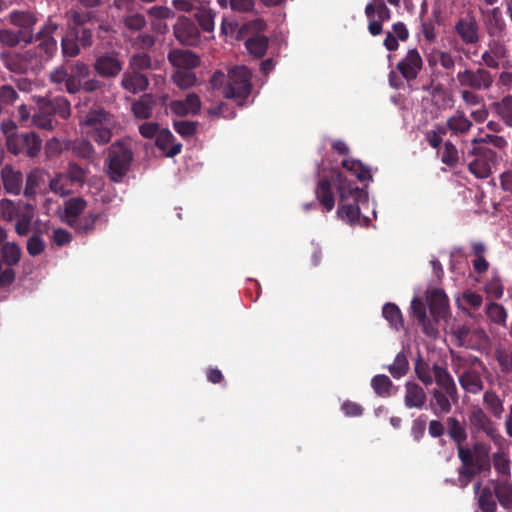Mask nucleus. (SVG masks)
I'll list each match as a JSON object with an SVG mask.
<instances>
[{
    "instance_id": "22",
    "label": "nucleus",
    "mask_w": 512,
    "mask_h": 512,
    "mask_svg": "<svg viewBox=\"0 0 512 512\" xmlns=\"http://www.w3.org/2000/svg\"><path fill=\"white\" fill-rule=\"evenodd\" d=\"M427 302L435 324L446 318L449 312V299L442 289L435 288L431 290Z\"/></svg>"
},
{
    "instance_id": "29",
    "label": "nucleus",
    "mask_w": 512,
    "mask_h": 512,
    "mask_svg": "<svg viewBox=\"0 0 512 512\" xmlns=\"http://www.w3.org/2000/svg\"><path fill=\"white\" fill-rule=\"evenodd\" d=\"M155 145L159 148L167 157H174L178 155L182 150V144L176 142V139L172 132L168 129H161L158 133L155 141Z\"/></svg>"
},
{
    "instance_id": "20",
    "label": "nucleus",
    "mask_w": 512,
    "mask_h": 512,
    "mask_svg": "<svg viewBox=\"0 0 512 512\" xmlns=\"http://www.w3.org/2000/svg\"><path fill=\"white\" fill-rule=\"evenodd\" d=\"M411 312L413 317L417 319L418 325L421 327L423 333L433 339L439 335V331L433 319L427 316L426 304L419 297H414L411 301Z\"/></svg>"
},
{
    "instance_id": "25",
    "label": "nucleus",
    "mask_w": 512,
    "mask_h": 512,
    "mask_svg": "<svg viewBox=\"0 0 512 512\" xmlns=\"http://www.w3.org/2000/svg\"><path fill=\"white\" fill-rule=\"evenodd\" d=\"M477 505L482 512H496L497 502L492 485L481 487V481L473 485Z\"/></svg>"
},
{
    "instance_id": "16",
    "label": "nucleus",
    "mask_w": 512,
    "mask_h": 512,
    "mask_svg": "<svg viewBox=\"0 0 512 512\" xmlns=\"http://www.w3.org/2000/svg\"><path fill=\"white\" fill-rule=\"evenodd\" d=\"M93 69L102 78H116L123 69V61L120 59L119 52L112 50L96 56Z\"/></svg>"
},
{
    "instance_id": "6",
    "label": "nucleus",
    "mask_w": 512,
    "mask_h": 512,
    "mask_svg": "<svg viewBox=\"0 0 512 512\" xmlns=\"http://www.w3.org/2000/svg\"><path fill=\"white\" fill-rule=\"evenodd\" d=\"M116 125L115 116L100 106L90 108L79 117L82 132L98 145H106L111 141Z\"/></svg>"
},
{
    "instance_id": "41",
    "label": "nucleus",
    "mask_w": 512,
    "mask_h": 512,
    "mask_svg": "<svg viewBox=\"0 0 512 512\" xmlns=\"http://www.w3.org/2000/svg\"><path fill=\"white\" fill-rule=\"evenodd\" d=\"M155 68L156 66L153 63L151 56L145 52H139L133 54L129 58L127 69L144 73L145 71L153 70Z\"/></svg>"
},
{
    "instance_id": "28",
    "label": "nucleus",
    "mask_w": 512,
    "mask_h": 512,
    "mask_svg": "<svg viewBox=\"0 0 512 512\" xmlns=\"http://www.w3.org/2000/svg\"><path fill=\"white\" fill-rule=\"evenodd\" d=\"M168 60L176 69L191 70L200 65L198 55L190 50L174 49L169 52Z\"/></svg>"
},
{
    "instance_id": "17",
    "label": "nucleus",
    "mask_w": 512,
    "mask_h": 512,
    "mask_svg": "<svg viewBox=\"0 0 512 512\" xmlns=\"http://www.w3.org/2000/svg\"><path fill=\"white\" fill-rule=\"evenodd\" d=\"M423 59L417 48L408 49L406 55L397 63L396 69L407 81L411 82L417 79L423 69Z\"/></svg>"
},
{
    "instance_id": "33",
    "label": "nucleus",
    "mask_w": 512,
    "mask_h": 512,
    "mask_svg": "<svg viewBox=\"0 0 512 512\" xmlns=\"http://www.w3.org/2000/svg\"><path fill=\"white\" fill-rule=\"evenodd\" d=\"M489 109L498 116L503 123L512 128V95H505L498 101L489 104Z\"/></svg>"
},
{
    "instance_id": "64",
    "label": "nucleus",
    "mask_w": 512,
    "mask_h": 512,
    "mask_svg": "<svg viewBox=\"0 0 512 512\" xmlns=\"http://www.w3.org/2000/svg\"><path fill=\"white\" fill-rule=\"evenodd\" d=\"M199 26L205 32H212L214 30L215 13L212 10L203 9L196 14Z\"/></svg>"
},
{
    "instance_id": "23",
    "label": "nucleus",
    "mask_w": 512,
    "mask_h": 512,
    "mask_svg": "<svg viewBox=\"0 0 512 512\" xmlns=\"http://www.w3.org/2000/svg\"><path fill=\"white\" fill-rule=\"evenodd\" d=\"M446 128L450 129L452 137H464L473 128V122L463 110L457 109L447 118Z\"/></svg>"
},
{
    "instance_id": "49",
    "label": "nucleus",
    "mask_w": 512,
    "mask_h": 512,
    "mask_svg": "<svg viewBox=\"0 0 512 512\" xmlns=\"http://www.w3.org/2000/svg\"><path fill=\"white\" fill-rule=\"evenodd\" d=\"M173 82L182 90L191 88L196 83V75L188 69H176L172 75Z\"/></svg>"
},
{
    "instance_id": "15",
    "label": "nucleus",
    "mask_w": 512,
    "mask_h": 512,
    "mask_svg": "<svg viewBox=\"0 0 512 512\" xmlns=\"http://www.w3.org/2000/svg\"><path fill=\"white\" fill-rule=\"evenodd\" d=\"M8 21L15 27H18L19 34L25 38V45L37 42L38 31L35 33V25L38 17L35 12L30 10H13L8 15Z\"/></svg>"
},
{
    "instance_id": "21",
    "label": "nucleus",
    "mask_w": 512,
    "mask_h": 512,
    "mask_svg": "<svg viewBox=\"0 0 512 512\" xmlns=\"http://www.w3.org/2000/svg\"><path fill=\"white\" fill-rule=\"evenodd\" d=\"M70 81L67 85V93L76 94L81 91L82 81L90 75V67L83 61L67 62Z\"/></svg>"
},
{
    "instance_id": "39",
    "label": "nucleus",
    "mask_w": 512,
    "mask_h": 512,
    "mask_svg": "<svg viewBox=\"0 0 512 512\" xmlns=\"http://www.w3.org/2000/svg\"><path fill=\"white\" fill-rule=\"evenodd\" d=\"M0 246V260L12 267L17 265L22 255L19 245L15 242H2Z\"/></svg>"
},
{
    "instance_id": "40",
    "label": "nucleus",
    "mask_w": 512,
    "mask_h": 512,
    "mask_svg": "<svg viewBox=\"0 0 512 512\" xmlns=\"http://www.w3.org/2000/svg\"><path fill=\"white\" fill-rule=\"evenodd\" d=\"M52 115H58L62 119H68L71 115V103L64 96H57L44 102Z\"/></svg>"
},
{
    "instance_id": "36",
    "label": "nucleus",
    "mask_w": 512,
    "mask_h": 512,
    "mask_svg": "<svg viewBox=\"0 0 512 512\" xmlns=\"http://www.w3.org/2000/svg\"><path fill=\"white\" fill-rule=\"evenodd\" d=\"M156 105L155 98L152 94H144L132 103L133 115L138 119H148L153 113Z\"/></svg>"
},
{
    "instance_id": "37",
    "label": "nucleus",
    "mask_w": 512,
    "mask_h": 512,
    "mask_svg": "<svg viewBox=\"0 0 512 512\" xmlns=\"http://www.w3.org/2000/svg\"><path fill=\"white\" fill-rule=\"evenodd\" d=\"M87 202L81 197H74L67 200L64 204V221L70 226V223L77 221L80 215L86 209Z\"/></svg>"
},
{
    "instance_id": "62",
    "label": "nucleus",
    "mask_w": 512,
    "mask_h": 512,
    "mask_svg": "<svg viewBox=\"0 0 512 512\" xmlns=\"http://www.w3.org/2000/svg\"><path fill=\"white\" fill-rule=\"evenodd\" d=\"M18 98L19 95L13 86L8 84L0 86V107L2 108V111L6 106L13 105Z\"/></svg>"
},
{
    "instance_id": "57",
    "label": "nucleus",
    "mask_w": 512,
    "mask_h": 512,
    "mask_svg": "<svg viewBox=\"0 0 512 512\" xmlns=\"http://www.w3.org/2000/svg\"><path fill=\"white\" fill-rule=\"evenodd\" d=\"M96 18V13L82 9H72L70 11V19L72 27H86L87 24L93 22Z\"/></svg>"
},
{
    "instance_id": "55",
    "label": "nucleus",
    "mask_w": 512,
    "mask_h": 512,
    "mask_svg": "<svg viewBox=\"0 0 512 512\" xmlns=\"http://www.w3.org/2000/svg\"><path fill=\"white\" fill-rule=\"evenodd\" d=\"M431 367L423 359L419 358L415 363V373L418 379L426 386L435 382L434 373Z\"/></svg>"
},
{
    "instance_id": "26",
    "label": "nucleus",
    "mask_w": 512,
    "mask_h": 512,
    "mask_svg": "<svg viewBox=\"0 0 512 512\" xmlns=\"http://www.w3.org/2000/svg\"><path fill=\"white\" fill-rule=\"evenodd\" d=\"M121 87L132 94H137L148 89L149 79L144 73L127 69L122 74Z\"/></svg>"
},
{
    "instance_id": "7",
    "label": "nucleus",
    "mask_w": 512,
    "mask_h": 512,
    "mask_svg": "<svg viewBox=\"0 0 512 512\" xmlns=\"http://www.w3.org/2000/svg\"><path fill=\"white\" fill-rule=\"evenodd\" d=\"M453 369L461 388L468 394L477 395L484 390L483 375L489 373L485 363L477 356L453 357Z\"/></svg>"
},
{
    "instance_id": "51",
    "label": "nucleus",
    "mask_w": 512,
    "mask_h": 512,
    "mask_svg": "<svg viewBox=\"0 0 512 512\" xmlns=\"http://www.w3.org/2000/svg\"><path fill=\"white\" fill-rule=\"evenodd\" d=\"M409 370V361L407 359V356L404 352H399L395 359L393 364L388 366V371L394 377L395 379H399L407 374Z\"/></svg>"
},
{
    "instance_id": "43",
    "label": "nucleus",
    "mask_w": 512,
    "mask_h": 512,
    "mask_svg": "<svg viewBox=\"0 0 512 512\" xmlns=\"http://www.w3.org/2000/svg\"><path fill=\"white\" fill-rule=\"evenodd\" d=\"M383 317L388 321L389 325L395 329L403 328L404 320L399 307L394 303H386L382 308Z\"/></svg>"
},
{
    "instance_id": "8",
    "label": "nucleus",
    "mask_w": 512,
    "mask_h": 512,
    "mask_svg": "<svg viewBox=\"0 0 512 512\" xmlns=\"http://www.w3.org/2000/svg\"><path fill=\"white\" fill-rule=\"evenodd\" d=\"M133 152L124 141L114 142L107 150L106 173L112 182L119 183L130 170Z\"/></svg>"
},
{
    "instance_id": "30",
    "label": "nucleus",
    "mask_w": 512,
    "mask_h": 512,
    "mask_svg": "<svg viewBox=\"0 0 512 512\" xmlns=\"http://www.w3.org/2000/svg\"><path fill=\"white\" fill-rule=\"evenodd\" d=\"M496 500L507 510L512 509V483L508 478L491 480Z\"/></svg>"
},
{
    "instance_id": "52",
    "label": "nucleus",
    "mask_w": 512,
    "mask_h": 512,
    "mask_svg": "<svg viewBox=\"0 0 512 512\" xmlns=\"http://www.w3.org/2000/svg\"><path fill=\"white\" fill-rule=\"evenodd\" d=\"M393 383L390 378L384 374L376 375L371 380V386L375 393L380 397H388L391 395V387Z\"/></svg>"
},
{
    "instance_id": "45",
    "label": "nucleus",
    "mask_w": 512,
    "mask_h": 512,
    "mask_svg": "<svg viewBox=\"0 0 512 512\" xmlns=\"http://www.w3.org/2000/svg\"><path fill=\"white\" fill-rule=\"evenodd\" d=\"M247 50L257 58L265 55L268 48V38L264 35H254L245 42Z\"/></svg>"
},
{
    "instance_id": "10",
    "label": "nucleus",
    "mask_w": 512,
    "mask_h": 512,
    "mask_svg": "<svg viewBox=\"0 0 512 512\" xmlns=\"http://www.w3.org/2000/svg\"><path fill=\"white\" fill-rule=\"evenodd\" d=\"M481 64L491 70L511 67L510 52L504 37H488L486 49L481 54Z\"/></svg>"
},
{
    "instance_id": "24",
    "label": "nucleus",
    "mask_w": 512,
    "mask_h": 512,
    "mask_svg": "<svg viewBox=\"0 0 512 512\" xmlns=\"http://www.w3.org/2000/svg\"><path fill=\"white\" fill-rule=\"evenodd\" d=\"M1 180L6 193L19 195L23 190V173L14 169L11 165H5L1 169Z\"/></svg>"
},
{
    "instance_id": "61",
    "label": "nucleus",
    "mask_w": 512,
    "mask_h": 512,
    "mask_svg": "<svg viewBox=\"0 0 512 512\" xmlns=\"http://www.w3.org/2000/svg\"><path fill=\"white\" fill-rule=\"evenodd\" d=\"M49 188L53 193L59 194L61 196L70 193L69 181L67 180V177L62 173L57 174L53 179L50 180Z\"/></svg>"
},
{
    "instance_id": "35",
    "label": "nucleus",
    "mask_w": 512,
    "mask_h": 512,
    "mask_svg": "<svg viewBox=\"0 0 512 512\" xmlns=\"http://www.w3.org/2000/svg\"><path fill=\"white\" fill-rule=\"evenodd\" d=\"M48 174L40 169L35 168L27 174L26 183L23 194L26 198L32 199L36 196L37 190L45 183V176Z\"/></svg>"
},
{
    "instance_id": "50",
    "label": "nucleus",
    "mask_w": 512,
    "mask_h": 512,
    "mask_svg": "<svg viewBox=\"0 0 512 512\" xmlns=\"http://www.w3.org/2000/svg\"><path fill=\"white\" fill-rule=\"evenodd\" d=\"M484 291L490 299H500L504 293V286L500 276L493 273L484 286Z\"/></svg>"
},
{
    "instance_id": "3",
    "label": "nucleus",
    "mask_w": 512,
    "mask_h": 512,
    "mask_svg": "<svg viewBox=\"0 0 512 512\" xmlns=\"http://www.w3.org/2000/svg\"><path fill=\"white\" fill-rule=\"evenodd\" d=\"M333 181L339 195V218L350 226H367L370 222L368 217H361L360 203L368 201V194L364 189L359 188L354 182L348 180L339 170H333Z\"/></svg>"
},
{
    "instance_id": "54",
    "label": "nucleus",
    "mask_w": 512,
    "mask_h": 512,
    "mask_svg": "<svg viewBox=\"0 0 512 512\" xmlns=\"http://www.w3.org/2000/svg\"><path fill=\"white\" fill-rule=\"evenodd\" d=\"M441 162L450 168H454L459 162L458 149L450 140L444 142Z\"/></svg>"
},
{
    "instance_id": "12",
    "label": "nucleus",
    "mask_w": 512,
    "mask_h": 512,
    "mask_svg": "<svg viewBox=\"0 0 512 512\" xmlns=\"http://www.w3.org/2000/svg\"><path fill=\"white\" fill-rule=\"evenodd\" d=\"M491 69L481 66L471 69L465 68L456 74L459 87L471 88L479 91H489L494 85V76Z\"/></svg>"
},
{
    "instance_id": "42",
    "label": "nucleus",
    "mask_w": 512,
    "mask_h": 512,
    "mask_svg": "<svg viewBox=\"0 0 512 512\" xmlns=\"http://www.w3.org/2000/svg\"><path fill=\"white\" fill-rule=\"evenodd\" d=\"M342 167L347 171L354 174L361 182L372 180L370 169L365 166L360 160L353 158H345L342 161Z\"/></svg>"
},
{
    "instance_id": "38",
    "label": "nucleus",
    "mask_w": 512,
    "mask_h": 512,
    "mask_svg": "<svg viewBox=\"0 0 512 512\" xmlns=\"http://www.w3.org/2000/svg\"><path fill=\"white\" fill-rule=\"evenodd\" d=\"M31 123L33 126L47 131L53 130L56 125L54 116L44 103L39 107L38 112L32 116Z\"/></svg>"
},
{
    "instance_id": "58",
    "label": "nucleus",
    "mask_w": 512,
    "mask_h": 512,
    "mask_svg": "<svg viewBox=\"0 0 512 512\" xmlns=\"http://www.w3.org/2000/svg\"><path fill=\"white\" fill-rule=\"evenodd\" d=\"M69 31L77 39L83 49L93 45V30L89 27H70Z\"/></svg>"
},
{
    "instance_id": "27",
    "label": "nucleus",
    "mask_w": 512,
    "mask_h": 512,
    "mask_svg": "<svg viewBox=\"0 0 512 512\" xmlns=\"http://www.w3.org/2000/svg\"><path fill=\"white\" fill-rule=\"evenodd\" d=\"M404 404L408 409H422L427 402V394L422 386L408 381L404 385Z\"/></svg>"
},
{
    "instance_id": "31",
    "label": "nucleus",
    "mask_w": 512,
    "mask_h": 512,
    "mask_svg": "<svg viewBox=\"0 0 512 512\" xmlns=\"http://www.w3.org/2000/svg\"><path fill=\"white\" fill-rule=\"evenodd\" d=\"M482 402L484 410L497 420L502 419L505 412L504 400L492 389L483 393Z\"/></svg>"
},
{
    "instance_id": "46",
    "label": "nucleus",
    "mask_w": 512,
    "mask_h": 512,
    "mask_svg": "<svg viewBox=\"0 0 512 512\" xmlns=\"http://www.w3.org/2000/svg\"><path fill=\"white\" fill-rule=\"evenodd\" d=\"M81 48V45L70 31L62 37L61 52L63 57L75 58L80 55Z\"/></svg>"
},
{
    "instance_id": "4",
    "label": "nucleus",
    "mask_w": 512,
    "mask_h": 512,
    "mask_svg": "<svg viewBox=\"0 0 512 512\" xmlns=\"http://www.w3.org/2000/svg\"><path fill=\"white\" fill-rule=\"evenodd\" d=\"M210 84L219 90L224 98L244 106L252 91V73L246 66H234L225 75L222 71L213 73Z\"/></svg>"
},
{
    "instance_id": "44",
    "label": "nucleus",
    "mask_w": 512,
    "mask_h": 512,
    "mask_svg": "<svg viewBox=\"0 0 512 512\" xmlns=\"http://www.w3.org/2000/svg\"><path fill=\"white\" fill-rule=\"evenodd\" d=\"M491 467L493 466L495 471L502 476V478H508L510 476V459L507 452L496 451L490 456Z\"/></svg>"
},
{
    "instance_id": "63",
    "label": "nucleus",
    "mask_w": 512,
    "mask_h": 512,
    "mask_svg": "<svg viewBox=\"0 0 512 512\" xmlns=\"http://www.w3.org/2000/svg\"><path fill=\"white\" fill-rule=\"evenodd\" d=\"M198 122L179 120L173 122L174 130L182 137L188 138L196 134Z\"/></svg>"
},
{
    "instance_id": "53",
    "label": "nucleus",
    "mask_w": 512,
    "mask_h": 512,
    "mask_svg": "<svg viewBox=\"0 0 512 512\" xmlns=\"http://www.w3.org/2000/svg\"><path fill=\"white\" fill-rule=\"evenodd\" d=\"M48 80L54 85H64V90L67 92L68 81H70L67 64L53 68L49 72Z\"/></svg>"
},
{
    "instance_id": "9",
    "label": "nucleus",
    "mask_w": 512,
    "mask_h": 512,
    "mask_svg": "<svg viewBox=\"0 0 512 512\" xmlns=\"http://www.w3.org/2000/svg\"><path fill=\"white\" fill-rule=\"evenodd\" d=\"M468 425L470 434L475 441L482 435L494 442L502 439L497 424L492 420V416L479 405H473L469 409Z\"/></svg>"
},
{
    "instance_id": "48",
    "label": "nucleus",
    "mask_w": 512,
    "mask_h": 512,
    "mask_svg": "<svg viewBox=\"0 0 512 512\" xmlns=\"http://www.w3.org/2000/svg\"><path fill=\"white\" fill-rule=\"evenodd\" d=\"M71 152L76 157L89 161L93 160L95 155V149L90 140L87 139L74 141L71 145Z\"/></svg>"
},
{
    "instance_id": "19",
    "label": "nucleus",
    "mask_w": 512,
    "mask_h": 512,
    "mask_svg": "<svg viewBox=\"0 0 512 512\" xmlns=\"http://www.w3.org/2000/svg\"><path fill=\"white\" fill-rule=\"evenodd\" d=\"M176 39L184 45L196 46L200 42V32L197 24L187 18L181 17L174 25Z\"/></svg>"
},
{
    "instance_id": "2",
    "label": "nucleus",
    "mask_w": 512,
    "mask_h": 512,
    "mask_svg": "<svg viewBox=\"0 0 512 512\" xmlns=\"http://www.w3.org/2000/svg\"><path fill=\"white\" fill-rule=\"evenodd\" d=\"M60 26L58 16H48L38 30L37 45L23 52L3 51L0 54L3 66L16 74L42 70L57 54L58 43L54 34Z\"/></svg>"
},
{
    "instance_id": "47",
    "label": "nucleus",
    "mask_w": 512,
    "mask_h": 512,
    "mask_svg": "<svg viewBox=\"0 0 512 512\" xmlns=\"http://www.w3.org/2000/svg\"><path fill=\"white\" fill-rule=\"evenodd\" d=\"M34 216L33 206L30 204L25 205V211L21 214L18 213V220L15 224V231L20 236H26L30 231L31 221Z\"/></svg>"
},
{
    "instance_id": "32",
    "label": "nucleus",
    "mask_w": 512,
    "mask_h": 512,
    "mask_svg": "<svg viewBox=\"0 0 512 512\" xmlns=\"http://www.w3.org/2000/svg\"><path fill=\"white\" fill-rule=\"evenodd\" d=\"M315 195L326 211L333 210L335 206V196L332 190V183L328 178L322 177L319 179L315 189Z\"/></svg>"
},
{
    "instance_id": "1",
    "label": "nucleus",
    "mask_w": 512,
    "mask_h": 512,
    "mask_svg": "<svg viewBox=\"0 0 512 512\" xmlns=\"http://www.w3.org/2000/svg\"><path fill=\"white\" fill-rule=\"evenodd\" d=\"M447 435L456 445L460 465L457 468V478L446 480L458 488H466L478 475L491 472V445L482 440H476L471 447L465 445L468 439L466 425L463 421L450 416L445 421Z\"/></svg>"
},
{
    "instance_id": "18",
    "label": "nucleus",
    "mask_w": 512,
    "mask_h": 512,
    "mask_svg": "<svg viewBox=\"0 0 512 512\" xmlns=\"http://www.w3.org/2000/svg\"><path fill=\"white\" fill-rule=\"evenodd\" d=\"M488 37H505L507 23L499 6L480 10Z\"/></svg>"
},
{
    "instance_id": "60",
    "label": "nucleus",
    "mask_w": 512,
    "mask_h": 512,
    "mask_svg": "<svg viewBox=\"0 0 512 512\" xmlns=\"http://www.w3.org/2000/svg\"><path fill=\"white\" fill-rule=\"evenodd\" d=\"M124 26L130 31H140L146 26V19L141 13H130L123 16Z\"/></svg>"
},
{
    "instance_id": "59",
    "label": "nucleus",
    "mask_w": 512,
    "mask_h": 512,
    "mask_svg": "<svg viewBox=\"0 0 512 512\" xmlns=\"http://www.w3.org/2000/svg\"><path fill=\"white\" fill-rule=\"evenodd\" d=\"M0 43L4 46L13 48L20 43L25 44V38L19 34V31L11 29H0Z\"/></svg>"
},
{
    "instance_id": "11",
    "label": "nucleus",
    "mask_w": 512,
    "mask_h": 512,
    "mask_svg": "<svg viewBox=\"0 0 512 512\" xmlns=\"http://www.w3.org/2000/svg\"><path fill=\"white\" fill-rule=\"evenodd\" d=\"M7 151L14 156L23 155L33 159L39 156L42 149V139L33 131L20 132L10 136L6 141Z\"/></svg>"
},
{
    "instance_id": "34",
    "label": "nucleus",
    "mask_w": 512,
    "mask_h": 512,
    "mask_svg": "<svg viewBox=\"0 0 512 512\" xmlns=\"http://www.w3.org/2000/svg\"><path fill=\"white\" fill-rule=\"evenodd\" d=\"M103 220L108 221L107 216L103 213H88L80 217L77 221L70 223V227L81 234H90L95 230L96 223Z\"/></svg>"
},
{
    "instance_id": "13",
    "label": "nucleus",
    "mask_w": 512,
    "mask_h": 512,
    "mask_svg": "<svg viewBox=\"0 0 512 512\" xmlns=\"http://www.w3.org/2000/svg\"><path fill=\"white\" fill-rule=\"evenodd\" d=\"M473 145L472 150L467 155V157H474L468 163V170L479 179L488 178L491 175L492 165L496 162L497 153L487 146Z\"/></svg>"
},
{
    "instance_id": "14",
    "label": "nucleus",
    "mask_w": 512,
    "mask_h": 512,
    "mask_svg": "<svg viewBox=\"0 0 512 512\" xmlns=\"http://www.w3.org/2000/svg\"><path fill=\"white\" fill-rule=\"evenodd\" d=\"M453 32L465 46H474L480 43L481 28L473 11H467L465 15L456 20Z\"/></svg>"
},
{
    "instance_id": "5",
    "label": "nucleus",
    "mask_w": 512,
    "mask_h": 512,
    "mask_svg": "<svg viewBox=\"0 0 512 512\" xmlns=\"http://www.w3.org/2000/svg\"><path fill=\"white\" fill-rule=\"evenodd\" d=\"M432 370L436 386L430 392L429 408L436 416L449 414L459 402L456 383L445 366L434 363Z\"/></svg>"
},
{
    "instance_id": "56",
    "label": "nucleus",
    "mask_w": 512,
    "mask_h": 512,
    "mask_svg": "<svg viewBox=\"0 0 512 512\" xmlns=\"http://www.w3.org/2000/svg\"><path fill=\"white\" fill-rule=\"evenodd\" d=\"M486 314L493 323L498 325H505L508 316L504 306L496 302L486 306Z\"/></svg>"
}]
</instances>
